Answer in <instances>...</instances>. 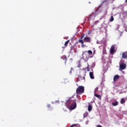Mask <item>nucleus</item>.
<instances>
[{"mask_svg":"<svg viewBox=\"0 0 127 127\" xmlns=\"http://www.w3.org/2000/svg\"><path fill=\"white\" fill-rule=\"evenodd\" d=\"M82 56V59L84 60L85 62H88V60H89L90 58H93V57H94L93 52L91 50L83 52Z\"/></svg>","mask_w":127,"mask_h":127,"instance_id":"1","label":"nucleus"},{"mask_svg":"<svg viewBox=\"0 0 127 127\" xmlns=\"http://www.w3.org/2000/svg\"><path fill=\"white\" fill-rule=\"evenodd\" d=\"M67 103H70V108L72 110H74V109H76V107H77V104H76V100L74 99L73 100H71L70 99L68 100Z\"/></svg>","mask_w":127,"mask_h":127,"instance_id":"2","label":"nucleus"},{"mask_svg":"<svg viewBox=\"0 0 127 127\" xmlns=\"http://www.w3.org/2000/svg\"><path fill=\"white\" fill-rule=\"evenodd\" d=\"M85 91V88L84 86H79L76 89V92L77 95H81V94H83Z\"/></svg>","mask_w":127,"mask_h":127,"instance_id":"3","label":"nucleus"},{"mask_svg":"<svg viewBox=\"0 0 127 127\" xmlns=\"http://www.w3.org/2000/svg\"><path fill=\"white\" fill-rule=\"evenodd\" d=\"M84 36L85 35L84 34H82L81 35L80 38L78 40L79 43H81L82 48H84L85 45H84V41L83 40V38H84Z\"/></svg>","mask_w":127,"mask_h":127,"instance_id":"4","label":"nucleus"},{"mask_svg":"<svg viewBox=\"0 0 127 127\" xmlns=\"http://www.w3.org/2000/svg\"><path fill=\"white\" fill-rule=\"evenodd\" d=\"M127 68V64L125 63H122L120 64L119 69L120 71H123V70H125Z\"/></svg>","mask_w":127,"mask_h":127,"instance_id":"5","label":"nucleus"},{"mask_svg":"<svg viewBox=\"0 0 127 127\" xmlns=\"http://www.w3.org/2000/svg\"><path fill=\"white\" fill-rule=\"evenodd\" d=\"M84 42H87L88 43H91V38L90 37H85L83 39Z\"/></svg>","mask_w":127,"mask_h":127,"instance_id":"6","label":"nucleus"},{"mask_svg":"<svg viewBox=\"0 0 127 127\" xmlns=\"http://www.w3.org/2000/svg\"><path fill=\"white\" fill-rule=\"evenodd\" d=\"M78 81L81 82V81H85V76H82V75H79Z\"/></svg>","mask_w":127,"mask_h":127,"instance_id":"7","label":"nucleus"},{"mask_svg":"<svg viewBox=\"0 0 127 127\" xmlns=\"http://www.w3.org/2000/svg\"><path fill=\"white\" fill-rule=\"evenodd\" d=\"M122 58L123 59H127V52H125L122 53Z\"/></svg>","mask_w":127,"mask_h":127,"instance_id":"8","label":"nucleus"},{"mask_svg":"<svg viewBox=\"0 0 127 127\" xmlns=\"http://www.w3.org/2000/svg\"><path fill=\"white\" fill-rule=\"evenodd\" d=\"M115 46L112 45L111 47V49H110V53L111 54H113V53H114V52H115Z\"/></svg>","mask_w":127,"mask_h":127,"instance_id":"9","label":"nucleus"},{"mask_svg":"<svg viewBox=\"0 0 127 127\" xmlns=\"http://www.w3.org/2000/svg\"><path fill=\"white\" fill-rule=\"evenodd\" d=\"M118 79H120V76H119V75L117 74L114 76V82H116V81H118Z\"/></svg>","mask_w":127,"mask_h":127,"instance_id":"10","label":"nucleus"},{"mask_svg":"<svg viewBox=\"0 0 127 127\" xmlns=\"http://www.w3.org/2000/svg\"><path fill=\"white\" fill-rule=\"evenodd\" d=\"M89 76L91 79H95V76H94V73L93 72H89Z\"/></svg>","mask_w":127,"mask_h":127,"instance_id":"11","label":"nucleus"},{"mask_svg":"<svg viewBox=\"0 0 127 127\" xmlns=\"http://www.w3.org/2000/svg\"><path fill=\"white\" fill-rule=\"evenodd\" d=\"M112 105L114 106V107H116V106H118L119 102L116 101L115 102L112 103Z\"/></svg>","mask_w":127,"mask_h":127,"instance_id":"12","label":"nucleus"},{"mask_svg":"<svg viewBox=\"0 0 127 127\" xmlns=\"http://www.w3.org/2000/svg\"><path fill=\"white\" fill-rule=\"evenodd\" d=\"M94 96L96 97V98H98V99H99V100H101V99H102V96H101V95L99 94H94Z\"/></svg>","mask_w":127,"mask_h":127,"instance_id":"13","label":"nucleus"},{"mask_svg":"<svg viewBox=\"0 0 127 127\" xmlns=\"http://www.w3.org/2000/svg\"><path fill=\"white\" fill-rule=\"evenodd\" d=\"M123 15L124 17H127V11H124L123 13Z\"/></svg>","mask_w":127,"mask_h":127,"instance_id":"14","label":"nucleus"},{"mask_svg":"<svg viewBox=\"0 0 127 127\" xmlns=\"http://www.w3.org/2000/svg\"><path fill=\"white\" fill-rule=\"evenodd\" d=\"M69 40H67L65 42L64 47V48H66L67 47V45H68V44L69 43Z\"/></svg>","mask_w":127,"mask_h":127,"instance_id":"15","label":"nucleus"},{"mask_svg":"<svg viewBox=\"0 0 127 127\" xmlns=\"http://www.w3.org/2000/svg\"><path fill=\"white\" fill-rule=\"evenodd\" d=\"M92 106L89 105L88 107V112H91V111H92Z\"/></svg>","mask_w":127,"mask_h":127,"instance_id":"16","label":"nucleus"},{"mask_svg":"<svg viewBox=\"0 0 127 127\" xmlns=\"http://www.w3.org/2000/svg\"><path fill=\"white\" fill-rule=\"evenodd\" d=\"M88 116H89V113L88 112H85L84 114H83V118H87V117H88Z\"/></svg>","mask_w":127,"mask_h":127,"instance_id":"17","label":"nucleus"},{"mask_svg":"<svg viewBox=\"0 0 127 127\" xmlns=\"http://www.w3.org/2000/svg\"><path fill=\"white\" fill-rule=\"evenodd\" d=\"M126 103V100H125V99L122 98L121 100V104H125Z\"/></svg>","mask_w":127,"mask_h":127,"instance_id":"18","label":"nucleus"},{"mask_svg":"<svg viewBox=\"0 0 127 127\" xmlns=\"http://www.w3.org/2000/svg\"><path fill=\"white\" fill-rule=\"evenodd\" d=\"M114 16H111V18L110 19V21H111V22H113V21L114 20Z\"/></svg>","mask_w":127,"mask_h":127,"instance_id":"19","label":"nucleus"},{"mask_svg":"<svg viewBox=\"0 0 127 127\" xmlns=\"http://www.w3.org/2000/svg\"><path fill=\"white\" fill-rule=\"evenodd\" d=\"M99 22H100V21H99V20L95 21L94 22V25H96L98 24V23H99Z\"/></svg>","mask_w":127,"mask_h":127,"instance_id":"20","label":"nucleus"},{"mask_svg":"<svg viewBox=\"0 0 127 127\" xmlns=\"http://www.w3.org/2000/svg\"><path fill=\"white\" fill-rule=\"evenodd\" d=\"M74 70L73 67H71L70 71H69L70 74H72V71Z\"/></svg>","mask_w":127,"mask_h":127,"instance_id":"21","label":"nucleus"},{"mask_svg":"<svg viewBox=\"0 0 127 127\" xmlns=\"http://www.w3.org/2000/svg\"><path fill=\"white\" fill-rule=\"evenodd\" d=\"M99 89V87H96L95 89V93H97V92H98V90Z\"/></svg>","mask_w":127,"mask_h":127,"instance_id":"22","label":"nucleus"},{"mask_svg":"<svg viewBox=\"0 0 127 127\" xmlns=\"http://www.w3.org/2000/svg\"><path fill=\"white\" fill-rule=\"evenodd\" d=\"M64 58L65 59V64H66V62L67 61V57L66 56H64Z\"/></svg>","mask_w":127,"mask_h":127,"instance_id":"23","label":"nucleus"},{"mask_svg":"<svg viewBox=\"0 0 127 127\" xmlns=\"http://www.w3.org/2000/svg\"><path fill=\"white\" fill-rule=\"evenodd\" d=\"M107 13H108V10H105V15H107Z\"/></svg>","mask_w":127,"mask_h":127,"instance_id":"24","label":"nucleus"},{"mask_svg":"<svg viewBox=\"0 0 127 127\" xmlns=\"http://www.w3.org/2000/svg\"><path fill=\"white\" fill-rule=\"evenodd\" d=\"M95 53H96V51H94L93 53H92L93 56H94V54H95Z\"/></svg>","mask_w":127,"mask_h":127,"instance_id":"25","label":"nucleus"},{"mask_svg":"<svg viewBox=\"0 0 127 127\" xmlns=\"http://www.w3.org/2000/svg\"><path fill=\"white\" fill-rule=\"evenodd\" d=\"M87 71H90V69H89V66H88V67H87Z\"/></svg>","mask_w":127,"mask_h":127,"instance_id":"26","label":"nucleus"},{"mask_svg":"<svg viewBox=\"0 0 127 127\" xmlns=\"http://www.w3.org/2000/svg\"><path fill=\"white\" fill-rule=\"evenodd\" d=\"M125 2H127V0H125Z\"/></svg>","mask_w":127,"mask_h":127,"instance_id":"27","label":"nucleus"},{"mask_svg":"<svg viewBox=\"0 0 127 127\" xmlns=\"http://www.w3.org/2000/svg\"><path fill=\"white\" fill-rule=\"evenodd\" d=\"M98 10H99V9H98L96 10V11H98Z\"/></svg>","mask_w":127,"mask_h":127,"instance_id":"28","label":"nucleus"}]
</instances>
